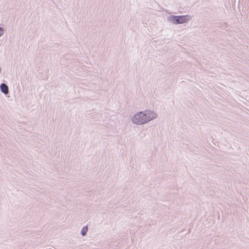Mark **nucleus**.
<instances>
[{
  "label": "nucleus",
  "instance_id": "obj_1",
  "mask_svg": "<svg viewBox=\"0 0 249 249\" xmlns=\"http://www.w3.org/2000/svg\"><path fill=\"white\" fill-rule=\"evenodd\" d=\"M157 114L153 111L146 110L136 113L132 117V122L137 125L145 124L157 117Z\"/></svg>",
  "mask_w": 249,
  "mask_h": 249
},
{
  "label": "nucleus",
  "instance_id": "obj_4",
  "mask_svg": "<svg viewBox=\"0 0 249 249\" xmlns=\"http://www.w3.org/2000/svg\"><path fill=\"white\" fill-rule=\"evenodd\" d=\"M88 226L84 227L81 231V234L82 236H85L86 235L88 231Z\"/></svg>",
  "mask_w": 249,
  "mask_h": 249
},
{
  "label": "nucleus",
  "instance_id": "obj_2",
  "mask_svg": "<svg viewBox=\"0 0 249 249\" xmlns=\"http://www.w3.org/2000/svg\"><path fill=\"white\" fill-rule=\"evenodd\" d=\"M189 16H174L171 15L168 17V20L174 24H182L188 21Z\"/></svg>",
  "mask_w": 249,
  "mask_h": 249
},
{
  "label": "nucleus",
  "instance_id": "obj_5",
  "mask_svg": "<svg viewBox=\"0 0 249 249\" xmlns=\"http://www.w3.org/2000/svg\"><path fill=\"white\" fill-rule=\"evenodd\" d=\"M3 28L1 27H0V37L3 34Z\"/></svg>",
  "mask_w": 249,
  "mask_h": 249
},
{
  "label": "nucleus",
  "instance_id": "obj_3",
  "mask_svg": "<svg viewBox=\"0 0 249 249\" xmlns=\"http://www.w3.org/2000/svg\"><path fill=\"white\" fill-rule=\"evenodd\" d=\"M0 89L1 92L7 94L9 92V88L8 86L5 83H2L0 85Z\"/></svg>",
  "mask_w": 249,
  "mask_h": 249
}]
</instances>
